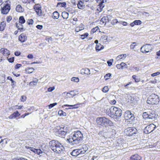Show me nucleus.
<instances>
[{"mask_svg":"<svg viewBox=\"0 0 160 160\" xmlns=\"http://www.w3.org/2000/svg\"><path fill=\"white\" fill-rule=\"evenodd\" d=\"M52 17L54 19H57L59 17V14L57 11H55L53 13Z\"/></svg>","mask_w":160,"mask_h":160,"instance_id":"2f4dec72","label":"nucleus"},{"mask_svg":"<svg viewBox=\"0 0 160 160\" xmlns=\"http://www.w3.org/2000/svg\"><path fill=\"white\" fill-rule=\"evenodd\" d=\"M104 5H103L102 3H100L99 5H98V8L96 10V11H98L99 12H101L102 9V8L104 7Z\"/></svg>","mask_w":160,"mask_h":160,"instance_id":"473e14b6","label":"nucleus"},{"mask_svg":"<svg viewBox=\"0 0 160 160\" xmlns=\"http://www.w3.org/2000/svg\"><path fill=\"white\" fill-rule=\"evenodd\" d=\"M16 11L18 12H22L24 11V9L20 5H18L16 7Z\"/></svg>","mask_w":160,"mask_h":160,"instance_id":"a878e982","label":"nucleus"},{"mask_svg":"<svg viewBox=\"0 0 160 160\" xmlns=\"http://www.w3.org/2000/svg\"><path fill=\"white\" fill-rule=\"evenodd\" d=\"M84 25H83V24L82 23H81L80 24V26L78 27H79L80 28V29L81 30H83L84 29Z\"/></svg>","mask_w":160,"mask_h":160,"instance_id":"052dcab7","label":"nucleus"},{"mask_svg":"<svg viewBox=\"0 0 160 160\" xmlns=\"http://www.w3.org/2000/svg\"><path fill=\"white\" fill-rule=\"evenodd\" d=\"M108 22V16L103 17L100 20V22L103 24L105 23V24H106L107 22Z\"/></svg>","mask_w":160,"mask_h":160,"instance_id":"b1692460","label":"nucleus"},{"mask_svg":"<svg viewBox=\"0 0 160 160\" xmlns=\"http://www.w3.org/2000/svg\"><path fill=\"white\" fill-rule=\"evenodd\" d=\"M26 97L25 96L23 95L21 96V101L22 102H24L26 100Z\"/></svg>","mask_w":160,"mask_h":160,"instance_id":"864d4df0","label":"nucleus"},{"mask_svg":"<svg viewBox=\"0 0 160 160\" xmlns=\"http://www.w3.org/2000/svg\"><path fill=\"white\" fill-rule=\"evenodd\" d=\"M152 47L150 44H146L142 46L140 49L141 51L142 52H148L152 50Z\"/></svg>","mask_w":160,"mask_h":160,"instance_id":"6e6552de","label":"nucleus"},{"mask_svg":"<svg viewBox=\"0 0 160 160\" xmlns=\"http://www.w3.org/2000/svg\"><path fill=\"white\" fill-rule=\"evenodd\" d=\"M55 89L54 87H50L48 88V91L49 92H51L53 90Z\"/></svg>","mask_w":160,"mask_h":160,"instance_id":"5fc2aeb1","label":"nucleus"},{"mask_svg":"<svg viewBox=\"0 0 160 160\" xmlns=\"http://www.w3.org/2000/svg\"><path fill=\"white\" fill-rule=\"evenodd\" d=\"M80 72L82 74L89 75L90 74V70L88 68H82Z\"/></svg>","mask_w":160,"mask_h":160,"instance_id":"2eb2a0df","label":"nucleus"},{"mask_svg":"<svg viewBox=\"0 0 160 160\" xmlns=\"http://www.w3.org/2000/svg\"><path fill=\"white\" fill-rule=\"evenodd\" d=\"M96 50L98 52L104 48V46L101 45L100 43L97 44L96 46Z\"/></svg>","mask_w":160,"mask_h":160,"instance_id":"5701e85b","label":"nucleus"},{"mask_svg":"<svg viewBox=\"0 0 160 160\" xmlns=\"http://www.w3.org/2000/svg\"><path fill=\"white\" fill-rule=\"evenodd\" d=\"M22 24L19 22L16 23L17 28L18 29L20 30V31H22L23 30Z\"/></svg>","mask_w":160,"mask_h":160,"instance_id":"bb28decb","label":"nucleus"},{"mask_svg":"<svg viewBox=\"0 0 160 160\" xmlns=\"http://www.w3.org/2000/svg\"><path fill=\"white\" fill-rule=\"evenodd\" d=\"M27 39V37L24 34H22L19 37V40L21 42H24Z\"/></svg>","mask_w":160,"mask_h":160,"instance_id":"412c9836","label":"nucleus"},{"mask_svg":"<svg viewBox=\"0 0 160 160\" xmlns=\"http://www.w3.org/2000/svg\"><path fill=\"white\" fill-rule=\"evenodd\" d=\"M136 46V42H132L130 45V47L131 49H134V47Z\"/></svg>","mask_w":160,"mask_h":160,"instance_id":"49530a36","label":"nucleus"},{"mask_svg":"<svg viewBox=\"0 0 160 160\" xmlns=\"http://www.w3.org/2000/svg\"><path fill=\"white\" fill-rule=\"evenodd\" d=\"M33 22V21L32 19H31L30 20H29V22H28V25H32V24Z\"/></svg>","mask_w":160,"mask_h":160,"instance_id":"0e129e2a","label":"nucleus"},{"mask_svg":"<svg viewBox=\"0 0 160 160\" xmlns=\"http://www.w3.org/2000/svg\"><path fill=\"white\" fill-rule=\"evenodd\" d=\"M81 104H82V103H78L77 104H75L74 105H69L66 104V105H65L64 106H66V107H72V108H67V109H71V108L75 109V108H78V107L77 106V105H81Z\"/></svg>","mask_w":160,"mask_h":160,"instance_id":"4be33fe9","label":"nucleus"},{"mask_svg":"<svg viewBox=\"0 0 160 160\" xmlns=\"http://www.w3.org/2000/svg\"><path fill=\"white\" fill-rule=\"evenodd\" d=\"M50 147L54 152L59 154L64 149L63 146L58 142L53 140L49 142Z\"/></svg>","mask_w":160,"mask_h":160,"instance_id":"f03ea898","label":"nucleus"},{"mask_svg":"<svg viewBox=\"0 0 160 160\" xmlns=\"http://www.w3.org/2000/svg\"><path fill=\"white\" fill-rule=\"evenodd\" d=\"M0 51L2 53L3 55L5 56L7 55H8L10 54L9 51L7 49L1 48L0 50Z\"/></svg>","mask_w":160,"mask_h":160,"instance_id":"dca6fc26","label":"nucleus"},{"mask_svg":"<svg viewBox=\"0 0 160 160\" xmlns=\"http://www.w3.org/2000/svg\"><path fill=\"white\" fill-rule=\"evenodd\" d=\"M120 64L123 69L127 68L128 67L127 65L124 62H122Z\"/></svg>","mask_w":160,"mask_h":160,"instance_id":"37998d69","label":"nucleus"},{"mask_svg":"<svg viewBox=\"0 0 160 160\" xmlns=\"http://www.w3.org/2000/svg\"><path fill=\"white\" fill-rule=\"evenodd\" d=\"M57 104V103L55 102V103H53L50 104L49 106V109L51 108H52L55 105H56Z\"/></svg>","mask_w":160,"mask_h":160,"instance_id":"8fccbe9b","label":"nucleus"},{"mask_svg":"<svg viewBox=\"0 0 160 160\" xmlns=\"http://www.w3.org/2000/svg\"><path fill=\"white\" fill-rule=\"evenodd\" d=\"M159 101L158 96L154 94H151L147 100V103L149 104H157Z\"/></svg>","mask_w":160,"mask_h":160,"instance_id":"20e7f679","label":"nucleus"},{"mask_svg":"<svg viewBox=\"0 0 160 160\" xmlns=\"http://www.w3.org/2000/svg\"><path fill=\"white\" fill-rule=\"evenodd\" d=\"M88 35V33H86L84 34H82L81 35V38L82 39H84L85 38L87 37Z\"/></svg>","mask_w":160,"mask_h":160,"instance_id":"09e8293b","label":"nucleus"},{"mask_svg":"<svg viewBox=\"0 0 160 160\" xmlns=\"http://www.w3.org/2000/svg\"><path fill=\"white\" fill-rule=\"evenodd\" d=\"M158 115L155 111L153 110H151L149 112H143L142 116L145 119H149L150 122L152 120L157 117Z\"/></svg>","mask_w":160,"mask_h":160,"instance_id":"7ed1b4c3","label":"nucleus"},{"mask_svg":"<svg viewBox=\"0 0 160 160\" xmlns=\"http://www.w3.org/2000/svg\"><path fill=\"white\" fill-rule=\"evenodd\" d=\"M98 28V27H95V28H92V29L91 31H92V32H95L97 30Z\"/></svg>","mask_w":160,"mask_h":160,"instance_id":"338daca9","label":"nucleus"},{"mask_svg":"<svg viewBox=\"0 0 160 160\" xmlns=\"http://www.w3.org/2000/svg\"><path fill=\"white\" fill-rule=\"evenodd\" d=\"M38 81V79L37 78H35L34 80L31 82L29 83L30 85H36Z\"/></svg>","mask_w":160,"mask_h":160,"instance_id":"c9c22d12","label":"nucleus"},{"mask_svg":"<svg viewBox=\"0 0 160 160\" xmlns=\"http://www.w3.org/2000/svg\"><path fill=\"white\" fill-rule=\"evenodd\" d=\"M58 114L61 116L62 115L64 116H66L67 115L66 113L65 112H64L62 110H59L58 112Z\"/></svg>","mask_w":160,"mask_h":160,"instance_id":"ea45409f","label":"nucleus"},{"mask_svg":"<svg viewBox=\"0 0 160 160\" xmlns=\"http://www.w3.org/2000/svg\"><path fill=\"white\" fill-rule=\"evenodd\" d=\"M117 110L115 113L114 116H117L118 117H120L122 114V111L120 109L117 108Z\"/></svg>","mask_w":160,"mask_h":160,"instance_id":"aec40b11","label":"nucleus"},{"mask_svg":"<svg viewBox=\"0 0 160 160\" xmlns=\"http://www.w3.org/2000/svg\"><path fill=\"white\" fill-rule=\"evenodd\" d=\"M160 74V72H157L155 73H153L151 74V76L152 77H154L158 75H159Z\"/></svg>","mask_w":160,"mask_h":160,"instance_id":"4d7b16f0","label":"nucleus"},{"mask_svg":"<svg viewBox=\"0 0 160 160\" xmlns=\"http://www.w3.org/2000/svg\"><path fill=\"white\" fill-rule=\"evenodd\" d=\"M79 149H74L71 152V154L74 156H76L80 154V153L79 152Z\"/></svg>","mask_w":160,"mask_h":160,"instance_id":"6ab92c4d","label":"nucleus"},{"mask_svg":"<svg viewBox=\"0 0 160 160\" xmlns=\"http://www.w3.org/2000/svg\"><path fill=\"white\" fill-rule=\"evenodd\" d=\"M12 19V17L11 16H9L7 17V21L8 22H9Z\"/></svg>","mask_w":160,"mask_h":160,"instance_id":"6e6d98bb","label":"nucleus"},{"mask_svg":"<svg viewBox=\"0 0 160 160\" xmlns=\"http://www.w3.org/2000/svg\"><path fill=\"white\" fill-rule=\"evenodd\" d=\"M79 150L81 154H84L88 150V148L86 145L84 144L82 145V148Z\"/></svg>","mask_w":160,"mask_h":160,"instance_id":"ddd939ff","label":"nucleus"},{"mask_svg":"<svg viewBox=\"0 0 160 160\" xmlns=\"http://www.w3.org/2000/svg\"><path fill=\"white\" fill-rule=\"evenodd\" d=\"M56 134L57 136L64 138L66 136L67 133L59 129L58 131L56 132Z\"/></svg>","mask_w":160,"mask_h":160,"instance_id":"f8f14e48","label":"nucleus"},{"mask_svg":"<svg viewBox=\"0 0 160 160\" xmlns=\"http://www.w3.org/2000/svg\"><path fill=\"white\" fill-rule=\"evenodd\" d=\"M116 67L119 69H123L122 68V67L121 66V64H118L116 65Z\"/></svg>","mask_w":160,"mask_h":160,"instance_id":"680f3d73","label":"nucleus"},{"mask_svg":"<svg viewBox=\"0 0 160 160\" xmlns=\"http://www.w3.org/2000/svg\"><path fill=\"white\" fill-rule=\"evenodd\" d=\"M124 117L125 119L126 120H130L132 121L135 118L133 114L131 113L130 111H126L124 114Z\"/></svg>","mask_w":160,"mask_h":160,"instance_id":"1a4fd4ad","label":"nucleus"},{"mask_svg":"<svg viewBox=\"0 0 160 160\" xmlns=\"http://www.w3.org/2000/svg\"><path fill=\"white\" fill-rule=\"evenodd\" d=\"M22 66V64H17L15 66L16 69H18Z\"/></svg>","mask_w":160,"mask_h":160,"instance_id":"bf43d9fd","label":"nucleus"},{"mask_svg":"<svg viewBox=\"0 0 160 160\" xmlns=\"http://www.w3.org/2000/svg\"><path fill=\"white\" fill-rule=\"evenodd\" d=\"M62 16L64 19H67L68 17V13L66 12H64L62 13Z\"/></svg>","mask_w":160,"mask_h":160,"instance_id":"f704fd0d","label":"nucleus"},{"mask_svg":"<svg viewBox=\"0 0 160 160\" xmlns=\"http://www.w3.org/2000/svg\"><path fill=\"white\" fill-rule=\"evenodd\" d=\"M59 129L64 132L67 133L68 131V129L67 127L66 126H63V127H61Z\"/></svg>","mask_w":160,"mask_h":160,"instance_id":"7c9ffc66","label":"nucleus"},{"mask_svg":"<svg viewBox=\"0 0 160 160\" xmlns=\"http://www.w3.org/2000/svg\"><path fill=\"white\" fill-rule=\"evenodd\" d=\"M77 92H78V91H75V90H74V91H71L70 92V93H68V92L67 93V96L68 97V95L69 94V95H71L72 96V97H73V96H74L75 95L77 94Z\"/></svg>","mask_w":160,"mask_h":160,"instance_id":"c756f323","label":"nucleus"},{"mask_svg":"<svg viewBox=\"0 0 160 160\" xmlns=\"http://www.w3.org/2000/svg\"><path fill=\"white\" fill-rule=\"evenodd\" d=\"M13 114L14 116V118L19 116L20 115V114L19 113L18 111H16V112L13 113Z\"/></svg>","mask_w":160,"mask_h":160,"instance_id":"603ef678","label":"nucleus"},{"mask_svg":"<svg viewBox=\"0 0 160 160\" xmlns=\"http://www.w3.org/2000/svg\"><path fill=\"white\" fill-rule=\"evenodd\" d=\"M78 8L80 9H83L84 8L85 5H84L83 2L81 0L79 1L77 4Z\"/></svg>","mask_w":160,"mask_h":160,"instance_id":"a211bd4d","label":"nucleus"},{"mask_svg":"<svg viewBox=\"0 0 160 160\" xmlns=\"http://www.w3.org/2000/svg\"><path fill=\"white\" fill-rule=\"evenodd\" d=\"M101 38L103 40H106L108 38V36L106 35H103L102 36Z\"/></svg>","mask_w":160,"mask_h":160,"instance_id":"69168bd1","label":"nucleus"},{"mask_svg":"<svg viewBox=\"0 0 160 160\" xmlns=\"http://www.w3.org/2000/svg\"><path fill=\"white\" fill-rule=\"evenodd\" d=\"M117 108L116 107L112 106L109 109H107V113L110 117H114L115 113L117 110Z\"/></svg>","mask_w":160,"mask_h":160,"instance_id":"0eeeda50","label":"nucleus"},{"mask_svg":"<svg viewBox=\"0 0 160 160\" xmlns=\"http://www.w3.org/2000/svg\"><path fill=\"white\" fill-rule=\"evenodd\" d=\"M127 55L126 54H121L118 56L116 58V59L119 60L121 59H124L126 57Z\"/></svg>","mask_w":160,"mask_h":160,"instance_id":"c85d7f7f","label":"nucleus"},{"mask_svg":"<svg viewBox=\"0 0 160 160\" xmlns=\"http://www.w3.org/2000/svg\"><path fill=\"white\" fill-rule=\"evenodd\" d=\"M156 127L154 124H151L147 126L144 128L143 131L145 133L148 134L153 132Z\"/></svg>","mask_w":160,"mask_h":160,"instance_id":"423d86ee","label":"nucleus"},{"mask_svg":"<svg viewBox=\"0 0 160 160\" xmlns=\"http://www.w3.org/2000/svg\"><path fill=\"white\" fill-rule=\"evenodd\" d=\"M71 80L72 81L78 82H79V79L78 78L73 77L71 78Z\"/></svg>","mask_w":160,"mask_h":160,"instance_id":"a18cd8bd","label":"nucleus"},{"mask_svg":"<svg viewBox=\"0 0 160 160\" xmlns=\"http://www.w3.org/2000/svg\"><path fill=\"white\" fill-rule=\"evenodd\" d=\"M141 157L138 154H136L132 155L130 158V160H141Z\"/></svg>","mask_w":160,"mask_h":160,"instance_id":"f3484780","label":"nucleus"},{"mask_svg":"<svg viewBox=\"0 0 160 160\" xmlns=\"http://www.w3.org/2000/svg\"><path fill=\"white\" fill-rule=\"evenodd\" d=\"M33 8L35 10L36 12L37 11L41 9V7L40 5L38 4H36L33 7Z\"/></svg>","mask_w":160,"mask_h":160,"instance_id":"72a5a7b5","label":"nucleus"},{"mask_svg":"<svg viewBox=\"0 0 160 160\" xmlns=\"http://www.w3.org/2000/svg\"><path fill=\"white\" fill-rule=\"evenodd\" d=\"M135 25H139L141 24L142 22L140 20H136L134 21Z\"/></svg>","mask_w":160,"mask_h":160,"instance_id":"de8ad7c7","label":"nucleus"},{"mask_svg":"<svg viewBox=\"0 0 160 160\" xmlns=\"http://www.w3.org/2000/svg\"><path fill=\"white\" fill-rule=\"evenodd\" d=\"M37 15L39 17H41L42 18H43L45 16V14L40 9L39 10L37 11L36 12Z\"/></svg>","mask_w":160,"mask_h":160,"instance_id":"393cba45","label":"nucleus"},{"mask_svg":"<svg viewBox=\"0 0 160 160\" xmlns=\"http://www.w3.org/2000/svg\"><path fill=\"white\" fill-rule=\"evenodd\" d=\"M125 132L128 136H132L137 132V129L134 127L128 128L125 129Z\"/></svg>","mask_w":160,"mask_h":160,"instance_id":"39448f33","label":"nucleus"},{"mask_svg":"<svg viewBox=\"0 0 160 160\" xmlns=\"http://www.w3.org/2000/svg\"><path fill=\"white\" fill-rule=\"evenodd\" d=\"M27 57L28 58H30V59L33 58V56L32 54H29L28 55Z\"/></svg>","mask_w":160,"mask_h":160,"instance_id":"774afa93","label":"nucleus"},{"mask_svg":"<svg viewBox=\"0 0 160 160\" xmlns=\"http://www.w3.org/2000/svg\"><path fill=\"white\" fill-rule=\"evenodd\" d=\"M111 76V74L110 73H108L106 74L104 76V78L105 80H107L109 79V78H107L108 77H110Z\"/></svg>","mask_w":160,"mask_h":160,"instance_id":"c03bdc74","label":"nucleus"},{"mask_svg":"<svg viewBox=\"0 0 160 160\" xmlns=\"http://www.w3.org/2000/svg\"><path fill=\"white\" fill-rule=\"evenodd\" d=\"M104 117H105L98 118L96 121L97 124L99 125H101L102 124H103Z\"/></svg>","mask_w":160,"mask_h":160,"instance_id":"4468645a","label":"nucleus"},{"mask_svg":"<svg viewBox=\"0 0 160 160\" xmlns=\"http://www.w3.org/2000/svg\"><path fill=\"white\" fill-rule=\"evenodd\" d=\"M66 4L65 2H58L57 4V7H58L59 5H61V7H66Z\"/></svg>","mask_w":160,"mask_h":160,"instance_id":"4c0bfd02","label":"nucleus"},{"mask_svg":"<svg viewBox=\"0 0 160 160\" xmlns=\"http://www.w3.org/2000/svg\"><path fill=\"white\" fill-rule=\"evenodd\" d=\"M34 70V69L33 68H28L26 70L27 72L29 73H32L33 72V71Z\"/></svg>","mask_w":160,"mask_h":160,"instance_id":"58836bf2","label":"nucleus"},{"mask_svg":"<svg viewBox=\"0 0 160 160\" xmlns=\"http://www.w3.org/2000/svg\"><path fill=\"white\" fill-rule=\"evenodd\" d=\"M8 60L10 62H13L14 61V58L12 57V58L8 59Z\"/></svg>","mask_w":160,"mask_h":160,"instance_id":"13d9d810","label":"nucleus"},{"mask_svg":"<svg viewBox=\"0 0 160 160\" xmlns=\"http://www.w3.org/2000/svg\"><path fill=\"white\" fill-rule=\"evenodd\" d=\"M6 26V22L4 21L2 22L0 24V31H3L5 29Z\"/></svg>","mask_w":160,"mask_h":160,"instance_id":"cd10ccee","label":"nucleus"},{"mask_svg":"<svg viewBox=\"0 0 160 160\" xmlns=\"http://www.w3.org/2000/svg\"><path fill=\"white\" fill-rule=\"evenodd\" d=\"M10 9V6L8 4H6L5 6L2 8L1 13L3 14H7Z\"/></svg>","mask_w":160,"mask_h":160,"instance_id":"9d476101","label":"nucleus"},{"mask_svg":"<svg viewBox=\"0 0 160 160\" xmlns=\"http://www.w3.org/2000/svg\"><path fill=\"white\" fill-rule=\"evenodd\" d=\"M118 22V21L117 19H114L112 21V24L113 25H115Z\"/></svg>","mask_w":160,"mask_h":160,"instance_id":"3c124183","label":"nucleus"},{"mask_svg":"<svg viewBox=\"0 0 160 160\" xmlns=\"http://www.w3.org/2000/svg\"><path fill=\"white\" fill-rule=\"evenodd\" d=\"M103 125L105 126H113V123L111 120L105 117Z\"/></svg>","mask_w":160,"mask_h":160,"instance_id":"9b49d317","label":"nucleus"},{"mask_svg":"<svg viewBox=\"0 0 160 160\" xmlns=\"http://www.w3.org/2000/svg\"><path fill=\"white\" fill-rule=\"evenodd\" d=\"M109 90V89L108 86H105L102 89V91L104 92H108Z\"/></svg>","mask_w":160,"mask_h":160,"instance_id":"a19ab883","label":"nucleus"},{"mask_svg":"<svg viewBox=\"0 0 160 160\" xmlns=\"http://www.w3.org/2000/svg\"><path fill=\"white\" fill-rule=\"evenodd\" d=\"M83 138L82 133L79 131H77L72 133L70 138L67 139V140L72 144H77L79 143L82 140Z\"/></svg>","mask_w":160,"mask_h":160,"instance_id":"f257e3e1","label":"nucleus"},{"mask_svg":"<svg viewBox=\"0 0 160 160\" xmlns=\"http://www.w3.org/2000/svg\"><path fill=\"white\" fill-rule=\"evenodd\" d=\"M19 22L21 23H24L25 22V20L23 16H20L19 18Z\"/></svg>","mask_w":160,"mask_h":160,"instance_id":"e433bc0d","label":"nucleus"},{"mask_svg":"<svg viewBox=\"0 0 160 160\" xmlns=\"http://www.w3.org/2000/svg\"><path fill=\"white\" fill-rule=\"evenodd\" d=\"M35 153H37L40 155H41V154L42 153V152L40 149H36L35 152Z\"/></svg>","mask_w":160,"mask_h":160,"instance_id":"79ce46f5","label":"nucleus"},{"mask_svg":"<svg viewBox=\"0 0 160 160\" xmlns=\"http://www.w3.org/2000/svg\"><path fill=\"white\" fill-rule=\"evenodd\" d=\"M7 79H8L10 80L11 81L12 83H16V82L13 80L11 77L8 76L7 77Z\"/></svg>","mask_w":160,"mask_h":160,"instance_id":"e2e57ef3","label":"nucleus"}]
</instances>
